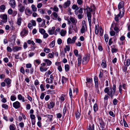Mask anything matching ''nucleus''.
<instances>
[{
	"label": "nucleus",
	"mask_w": 130,
	"mask_h": 130,
	"mask_svg": "<svg viewBox=\"0 0 130 130\" xmlns=\"http://www.w3.org/2000/svg\"><path fill=\"white\" fill-rule=\"evenodd\" d=\"M94 80L95 84V86H99L98 81V78L97 76H95L94 77Z\"/></svg>",
	"instance_id": "nucleus-20"
},
{
	"label": "nucleus",
	"mask_w": 130,
	"mask_h": 130,
	"mask_svg": "<svg viewBox=\"0 0 130 130\" xmlns=\"http://www.w3.org/2000/svg\"><path fill=\"white\" fill-rule=\"evenodd\" d=\"M103 30L102 28H100V35L101 36H102L103 35Z\"/></svg>",
	"instance_id": "nucleus-48"
},
{
	"label": "nucleus",
	"mask_w": 130,
	"mask_h": 130,
	"mask_svg": "<svg viewBox=\"0 0 130 130\" xmlns=\"http://www.w3.org/2000/svg\"><path fill=\"white\" fill-rule=\"evenodd\" d=\"M94 111H96L98 110L97 105L96 104H95L93 106Z\"/></svg>",
	"instance_id": "nucleus-52"
},
{
	"label": "nucleus",
	"mask_w": 130,
	"mask_h": 130,
	"mask_svg": "<svg viewBox=\"0 0 130 130\" xmlns=\"http://www.w3.org/2000/svg\"><path fill=\"white\" fill-rule=\"evenodd\" d=\"M0 18L2 19V21L3 22L6 23L7 21V16L6 14H3L0 15Z\"/></svg>",
	"instance_id": "nucleus-4"
},
{
	"label": "nucleus",
	"mask_w": 130,
	"mask_h": 130,
	"mask_svg": "<svg viewBox=\"0 0 130 130\" xmlns=\"http://www.w3.org/2000/svg\"><path fill=\"white\" fill-rule=\"evenodd\" d=\"M18 7H19L18 10L21 12L23 13L24 12V10H25V6L22 5V4L21 3H20L19 4Z\"/></svg>",
	"instance_id": "nucleus-5"
},
{
	"label": "nucleus",
	"mask_w": 130,
	"mask_h": 130,
	"mask_svg": "<svg viewBox=\"0 0 130 130\" xmlns=\"http://www.w3.org/2000/svg\"><path fill=\"white\" fill-rule=\"evenodd\" d=\"M14 124L11 125L9 126V128L10 130H15V129L14 126L13 125Z\"/></svg>",
	"instance_id": "nucleus-57"
},
{
	"label": "nucleus",
	"mask_w": 130,
	"mask_h": 130,
	"mask_svg": "<svg viewBox=\"0 0 130 130\" xmlns=\"http://www.w3.org/2000/svg\"><path fill=\"white\" fill-rule=\"evenodd\" d=\"M28 30L26 28H24L21 32L20 34L22 36H26L28 33Z\"/></svg>",
	"instance_id": "nucleus-8"
},
{
	"label": "nucleus",
	"mask_w": 130,
	"mask_h": 130,
	"mask_svg": "<svg viewBox=\"0 0 130 130\" xmlns=\"http://www.w3.org/2000/svg\"><path fill=\"white\" fill-rule=\"evenodd\" d=\"M89 60V58L88 57H85L83 58V60H82V63H84V62L85 61L87 62Z\"/></svg>",
	"instance_id": "nucleus-31"
},
{
	"label": "nucleus",
	"mask_w": 130,
	"mask_h": 130,
	"mask_svg": "<svg viewBox=\"0 0 130 130\" xmlns=\"http://www.w3.org/2000/svg\"><path fill=\"white\" fill-rule=\"evenodd\" d=\"M63 114H68V111L66 107V106L64 107L63 108Z\"/></svg>",
	"instance_id": "nucleus-35"
},
{
	"label": "nucleus",
	"mask_w": 130,
	"mask_h": 130,
	"mask_svg": "<svg viewBox=\"0 0 130 130\" xmlns=\"http://www.w3.org/2000/svg\"><path fill=\"white\" fill-rule=\"evenodd\" d=\"M88 17V20L89 23V25L90 26V27L91 26V15H90L88 14V15H87Z\"/></svg>",
	"instance_id": "nucleus-27"
},
{
	"label": "nucleus",
	"mask_w": 130,
	"mask_h": 130,
	"mask_svg": "<svg viewBox=\"0 0 130 130\" xmlns=\"http://www.w3.org/2000/svg\"><path fill=\"white\" fill-rule=\"evenodd\" d=\"M64 68L65 71L66 72H68V71L70 69L69 66L68 64H66L65 65Z\"/></svg>",
	"instance_id": "nucleus-36"
},
{
	"label": "nucleus",
	"mask_w": 130,
	"mask_h": 130,
	"mask_svg": "<svg viewBox=\"0 0 130 130\" xmlns=\"http://www.w3.org/2000/svg\"><path fill=\"white\" fill-rule=\"evenodd\" d=\"M118 101L116 99H115L113 101V103L114 105H116L117 104Z\"/></svg>",
	"instance_id": "nucleus-54"
},
{
	"label": "nucleus",
	"mask_w": 130,
	"mask_h": 130,
	"mask_svg": "<svg viewBox=\"0 0 130 130\" xmlns=\"http://www.w3.org/2000/svg\"><path fill=\"white\" fill-rule=\"evenodd\" d=\"M38 11L40 13L42 14H43L45 13V10L44 9H38Z\"/></svg>",
	"instance_id": "nucleus-44"
},
{
	"label": "nucleus",
	"mask_w": 130,
	"mask_h": 130,
	"mask_svg": "<svg viewBox=\"0 0 130 130\" xmlns=\"http://www.w3.org/2000/svg\"><path fill=\"white\" fill-rule=\"evenodd\" d=\"M116 85L115 84L113 85V87H106L104 89V91L105 93L107 94L111 98H113V96L115 95L117 96V94H116Z\"/></svg>",
	"instance_id": "nucleus-1"
},
{
	"label": "nucleus",
	"mask_w": 130,
	"mask_h": 130,
	"mask_svg": "<svg viewBox=\"0 0 130 130\" xmlns=\"http://www.w3.org/2000/svg\"><path fill=\"white\" fill-rule=\"evenodd\" d=\"M69 93L70 97L71 98L72 97V90L71 88L69 89Z\"/></svg>",
	"instance_id": "nucleus-55"
},
{
	"label": "nucleus",
	"mask_w": 130,
	"mask_h": 130,
	"mask_svg": "<svg viewBox=\"0 0 130 130\" xmlns=\"http://www.w3.org/2000/svg\"><path fill=\"white\" fill-rule=\"evenodd\" d=\"M101 65L104 68H105L107 66V65L106 61L104 60H102V63L101 64Z\"/></svg>",
	"instance_id": "nucleus-22"
},
{
	"label": "nucleus",
	"mask_w": 130,
	"mask_h": 130,
	"mask_svg": "<svg viewBox=\"0 0 130 130\" xmlns=\"http://www.w3.org/2000/svg\"><path fill=\"white\" fill-rule=\"evenodd\" d=\"M86 28V27H85L84 26H82V27L81 29L80 32L82 34L84 33L85 31V28Z\"/></svg>",
	"instance_id": "nucleus-33"
},
{
	"label": "nucleus",
	"mask_w": 130,
	"mask_h": 130,
	"mask_svg": "<svg viewBox=\"0 0 130 130\" xmlns=\"http://www.w3.org/2000/svg\"><path fill=\"white\" fill-rule=\"evenodd\" d=\"M104 70L102 69H101L100 70V74L99 76V77L101 78L103 76V72Z\"/></svg>",
	"instance_id": "nucleus-23"
},
{
	"label": "nucleus",
	"mask_w": 130,
	"mask_h": 130,
	"mask_svg": "<svg viewBox=\"0 0 130 130\" xmlns=\"http://www.w3.org/2000/svg\"><path fill=\"white\" fill-rule=\"evenodd\" d=\"M67 33L66 30L62 29L60 32L61 35L62 37L64 36Z\"/></svg>",
	"instance_id": "nucleus-24"
},
{
	"label": "nucleus",
	"mask_w": 130,
	"mask_h": 130,
	"mask_svg": "<svg viewBox=\"0 0 130 130\" xmlns=\"http://www.w3.org/2000/svg\"><path fill=\"white\" fill-rule=\"evenodd\" d=\"M123 121L124 126L126 127H128V125L124 118L123 119Z\"/></svg>",
	"instance_id": "nucleus-61"
},
{
	"label": "nucleus",
	"mask_w": 130,
	"mask_h": 130,
	"mask_svg": "<svg viewBox=\"0 0 130 130\" xmlns=\"http://www.w3.org/2000/svg\"><path fill=\"white\" fill-rule=\"evenodd\" d=\"M13 106L15 108L18 109L21 106V104L19 102L16 101L13 103Z\"/></svg>",
	"instance_id": "nucleus-7"
},
{
	"label": "nucleus",
	"mask_w": 130,
	"mask_h": 130,
	"mask_svg": "<svg viewBox=\"0 0 130 130\" xmlns=\"http://www.w3.org/2000/svg\"><path fill=\"white\" fill-rule=\"evenodd\" d=\"M67 80V78L64 76H62V83L63 84Z\"/></svg>",
	"instance_id": "nucleus-34"
},
{
	"label": "nucleus",
	"mask_w": 130,
	"mask_h": 130,
	"mask_svg": "<svg viewBox=\"0 0 130 130\" xmlns=\"http://www.w3.org/2000/svg\"><path fill=\"white\" fill-rule=\"evenodd\" d=\"M22 49V47L20 46H15L13 47L12 50L14 52H16Z\"/></svg>",
	"instance_id": "nucleus-15"
},
{
	"label": "nucleus",
	"mask_w": 130,
	"mask_h": 130,
	"mask_svg": "<svg viewBox=\"0 0 130 130\" xmlns=\"http://www.w3.org/2000/svg\"><path fill=\"white\" fill-rule=\"evenodd\" d=\"M55 54L54 52H52V53H49L48 55V57L52 58L54 57V56Z\"/></svg>",
	"instance_id": "nucleus-40"
},
{
	"label": "nucleus",
	"mask_w": 130,
	"mask_h": 130,
	"mask_svg": "<svg viewBox=\"0 0 130 130\" xmlns=\"http://www.w3.org/2000/svg\"><path fill=\"white\" fill-rule=\"evenodd\" d=\"M7 51L9 52H11L12 51V48L9 46H8L7 48Z\"/></svg>",
	"instance_id": "nucleus-63"
},
{
	"label": "nucleus",
	"mask_w": 130,
	"mask_h": 130,
	"mask_svg": "<svg viewBox=\"0 0 130 130\" xmlns=\"http://www.w3.org/2000/svg\"><path fill=\"white\" fill-rule=\"evenodd\" d=\"M17 98L15 95H11L10 97V100L12 101H13L16 99Z\"/></svg>",
	"instance_id": "nucleus-32"
},
{
	"label": "nucleus",
	"mask_w": 130,
	"mask_h": 130,
	"mask_svg": "<svg viewBox=\"0 0 130 130\" xmlns=\"http://www.w3.org/2000/svg\"><path fill=\"white\" fill-rule=\"evenodd\" d=\"M55 41L53 40L52 41L50 44V45L52 47H53L55 45Z\"/></svg>",
	"instance_id": "nucleus-59"
},
{
	"label": "nucleus",
	"mask_w": 130,
	"mask_h": 130,
	"mask_svg": "<svg viewBox=\"0 0 130 130\" xmlns=\"http://www.w3.org/2000/svg\"><path fill=\"white\" fill-rule=\"evenodd\" d=\"M20 71L23 74L25 73V70L23 67H22L21 68L20 70Z\"/></svg>",
	"instance_id": "nucleus-49"
},
{
	"label": "nucleus",
	"mask_w": 130,
	"mask_h": 130,
	"mask_svg": "<svg viewBox=\"0 0 130 130\" xmlns=\"http://www.w3.org/2000/svg\"><path fill=\"white\" fill-rule=\"evenodd\" d=\"M5 83L6 84L7 86L8 87L11 86V80L9 78H6L4 80Z\"/></svg>",
	"instance_id": "nucleus-6"
},
{
	"label": "nucleus",
	"mask_w": 130,
	"mask_h": 130,
	"mask_svg": "<svg viewBox=\"0 0 130 130\" xmlns=\"http://www.w3.org/2000/svg\"><path fill=\"white\" fill-rule=\"evenodd\" d=\"M105 40L106 42H107L108 40V37L107 34H105L104 35Z\"/></svg>",
	"instance_id": "nucleus-43"
},
{
	"label": "nucleus",
	"mask_w": 130,
	"mask_h": 130,
	"mask_svg": "<svg viewBox=\"0 0 130 130\" xmlns=\"http://www.w3.org/2000/svg\"><path fill=\"white\" fill-rule=\"evenodd\" d=\"M39 31L41 34L43 35L45 32V31L44 29L42 28H40L39 29Z\"/></svg>",
	"instance_id": "nucleus-37"
},
{
	"label": "nucleus",
	"mask_w": 130,
	"mask_h": 130,
	"mask_svg": "<svg viewBox=\"0 0 130 130\" xmlns=\"http://www.w3.org/2000/svg\"><path fill=\"white\" fill-rule=\"evenodd\" d=\"M98 120L100 125V127L101 128V130H105V124L102 118H99Z\"/></svg>",
	"instance_id": "nucleus-3"
},
{
	"label": "nucleus",
	"mask_w": 130,
	"mask_h": 130,
	"mask_svg": "<svg viewBox=\"0 0 130 130\" xmlns=\"http://www.w3.org/2000/svg\"><path fill=\"white\" fill-rule=\"evenodd\" d=\"M62 40L60 38H59L57 40V42L58 44L60 45L62 43Z\"/></svg>",
	"instance_id": "nucleus-60"
},
{
	"label": "nucleus",
	"mask_w": 130,
	"mask_h": 130,
	"mask_svg": "<svg viewBox=\"0 0 130 130\" xmlns=\"http://www.w3.org/2000/svg\"><path fill=\"white\" fill-rule=\"evenodd\" d=\"M87 10V15L89 14L90 15H91V12H92V9L88 6H87V8L85 9Z\"/></svg>",
	"instance_id": "nucleus-11"
},
{
	"label": "nucleus",
	"mask_w": 130,
	"mask_h": 130,
	"mask_svg": "<svg viewBox=\"0 0 130 130\" xmlns=\"http://www.w3.org/2000/svg\"><path fill=\"white\" fill-rule=\"evenodd\" d=\"M71 4V2L70 0H68L67 2H65L63 5V7L64 8H66L69 7Z\"/></svg>",
	"instance_id": "nucleus-10"
},
{
	"label": "nucleus",
	"mask_w": 130,
	"mask_h": 130,
	"mask_svg": "<svg viewBox=\"0 0 130 130\" xmlns=\"http://www.w3.org/2000/svg\"><path fill=\"white\" fill-rule=\"evenodd\" d=\"M66 47L64 48V50L65 51H69L70 50V47L69 45H66Z\"/></svg>",
	"instance_id": "nucleus-50"
},
{
	"label": "nucleus",
	"mask_w": 130,
	"mask_h": 130,
	"mask_svg": "<svg viewBox=\"0 0 130 130\" xmlns=\"http://www.w3.org/2000/svg\"><path fill=\"white\" fill-rule=\"evenodd\" d=\"M70 20L73 25H76L77 22V20L76 19L74 18L71 17L70 18Z\"/></svg>",
	"instance_id": "nucleus-9"
},
{
	"label": "nucleus",
	"mask_w": 130,
	"mask_h": 130,
	"mask_svg": "<svg viewBox=\"0 0 130 130\" xmlns=\"http://www.w3.org/2000/svg\"><path fill=\"white\" fill-rule=\"evenodd\" d=\"M52 15H53L54 17L56 18L58 16L56 12H53Z\"/></svg>",
	"instance_id": "nucleus-64"
},
{
	"label": "nucleus",
	"mask_w": 130,
	"mask_h": 130,
	"mask_svg": "<svg viewBox=\"0 0 130 130\" xmlns=\"http://www.w3.org/2000/svg\"><path fill=\"white\" fill-rule=\"evenodd\" d=\"M43 50L44 52L47 53H48L50 52V49L46 47H44Z\"/></svg>",
	"instance_id": "nucleus-45"
},
{
	"label": "nucleus",
	"mask_w": 130,
	"mask_h": 130,
	"mask_svg": "<svg viewBox=\"0 0 130 130\" xmlns=\"http://www.w3.org/2000/svg\"><path fill=\"white\" fill-rule=\"evenodd\" d=\"M118 51V49L116 48H111V52L112 53H116Z\"/></svg>",
	"instance_id": "nucleus-38"
},
{
	"label": "nucleus",
	"mask_w": 130,
	"mask_h": 130,
	"mask_svg": "<svg viewBox=\"0 0 130 130\" xmlns=\"http://www.w3.org/2000/svg\"><path fill=\"white\" fill-rule=\"evenodd\" d=\"M5 6L4 5H1L0 7V9L2 11H3L5 9Z\"/></svg>",
	"instance_id": "nucleus-39"
},
{
	"label": "nucleus",
	"mask_w": 130,
	"mask_h": 130,
	"mask_svg": "<svg viewBox=\"0 0 130 130\" xmlns=\"http://www.w3.org/2000/svg\"><path fill=\"white\" fill-rule=\"evenodd\" d=\"M74 54L76 56H77L78 55V51L76 49L74 50Z\"/></svg>",
	"instance_id": "nucleus-51"
},
{
	"label": "nucleus",
	"mask_w": 130,
	"mask_h": 130,
	"mask_svg": "<svg viewBox=\"0 0 130 130\" xmlns=\"http://www.w3.org/2000/svg\"><path fill=\"white\" fill-rule=\"evenodd\" d=\"M25 13L26 15H28L29 14H31L32 12L30 9L26 8L25 10Z\"/></svg>",
	"instance_id": "nucleus-18"
},
{
	"label": "nucleus",
	"mask_w": 130,
	"mask_h": 130,
	"mask_svg": "<svg viewBox=\"0 0 130 130\" xmlns=\"http://www.w3.org/2000/svg\"><path fill=\"white\" fill-rule=\"evenodd\" d=\"M22 20V18H17V24L19 26H20L21 23V21Z\"/></svg>",
	"instance_id": "nucleus-26"
},
{
	"label": "nucleus",
	"mask_w": 130,
	"mask_h": 130,
	"mask_svg": "<svg viewBox=\"0 0 130 130\" xmlns=\"http://www.w3.org/2000/svg\"><path fill=\"white\" fill-rule=\"evenodd\" d=\"M55 104L53 102H51L48 105V108L50 109L54 107Z\"/></svg>",
	"instance_id": "nucleus-25"
},
{
	"label": "nucleus",
	"mask_w": 130,
	"mask_h": 130,
	"mask_svg": "<svg viewBox=\"0 0 130 130\" xmlns=\"http://www.w3.org/2000/svg\"><path fill=\"white\" fill-rule=\"evenodd\" d=\"M36 42L39 43H40L42 42V40L39 39H36Z\"/></svg>",
	"instance_id": "nucleus-62"
},
{
	"label": "nucleus",
	"mask_w": 130,
	"mask_h": 130,
	"mask_svg": "<svg viewBox=\"0 0 130 130\" xmlns=\"http://www.w3.org/2000/svg\"><path fill=\"white\" fill-rule=\"evenodd\" d=\"M44 61L46 63L47 65L48 66H50L52 64V62L48 59H44Z\"/></svg>",
	"instance_id": "nucleus-19"
},
{
	"label": "nucleus",
	"mask_w": 130,
	"mask_h": 130,
	"mask_svg": "<svg viewBox=\"0 0 130 130\" xmlns=\"http://www.w3.org/2000/svg\"><path fill=\"white\" fill-rule=\"evenodd\" d=\"M45 116L46 117H47L49 119V120L50 121H52L53 117V115L50 114H47Z\"/></svg>",
	"instance_id": "nucleus-29"
},
{
	"label": "nucleus",
	"mask_w": 130,
	"mask_h": 130,
	"mask_svg": "<svg viewBox=\"0 0 130 130\" xmlns=\"http://www.w3.org/2000/svg\"><path fill=\"white\" fill-rule=\"evenodd\" d=\"M53 10L55 12H58V11L59 9L58 7L55 6L53 8Z\"/></svg>",
	"instance_id": "nucleus-58"
},
{
	"label": "nucleus",
	"mask_w": 130,
	"mask_h": 130,
	"mask_svg": "<svg viewBox=\"0 0 130 130\" xmlns=\"http://www.w3.org/2000/svg\"><path fill=\"white\" fill-rule=\"evenodd\" d=\"M82 55L80 54H79L78 55V57L77 59V60L78 64L79 66L82 63Z\"/></svg>",
	"instance_id": "nucleus-14"
},
{
	"label": "nucleus",
	"mask_w": 130,
	"mask_h": 130,
	"mask_svg": "<svg viewBox=\"0 0 130 130\" xmlns=\"http://www.w3.org/2000/svg\"><path fill=\"white\" fill-rule=\"evenodd\" d=\"M74 12L75 14L76 15L78 14H82L83 13V9L82 8H80L78 10H75Z\"/></svg>",
	"instance_id": "nucleus-13"
},
{
	"label": "nucleus",
	"mask_w": 130,
	"mask_h": 130,
	"mask_svg": "<svg viewBox=\"0 0 130 130\" xmlns=\"http://www.w3.org/2000/svg\"><path fill=\"white\" fill-rule=\"evenodd\" d=\"M124 3L123 2H121L119 3L118 6V8L119 11L122 8V12L123 14L125 12L124 8Z\"/></svg>",
	"instance_id": "nucleus-2"
},
{
	"label": "nucleus",
	"mask_w": 130,
	"mask_h": 130,
	"mask_svg": "<svg viewBox=\"0 0 130 130\" xmlns=\"http://www.w3.org/2000/svg\"><path fill=\"white\" fill-rule=\"evenodd\" d=\"M55 29V27H52V29L49 30L48 31V32L50 35H52L54 34V31Z\"/></svg>",
	"instance_id": "nucleus-16"
},
{
	"label": "nucleus",
	"mask_w": 130,
	"mask_h": 130,
	"mask_svg": "<svg viewBox=\"0 0 130 130\" xmlns=\"http://www.w3.org/2000/svg\"><path fill=\"white\" fill-rule=\"evenodd\" d=\"M9 4L13 8L15 7L16 3L15 0H10L9 2Z\"/></svg>",
	"instance_id": "nucleus-12"
},
{
	"label": "nucleus",
	"mask_w": 130,
	"mask_h": 130,
	"mask_svg": "<svg viewBox=\"0 0 130 130\" xmlns=\"http://www.w3.org/2000/svg\"><path fill=\"white\" fill-rule=\"evenodd\" d=\"M114 30L116 32L118 33L120 31V29L119 28L117 27L116 26H115L113 28Z\"/></svg>",
	"instance_id": "nucleus-47"
},
{
	"label": "nucleus",
	"mask_w": 130,
	"mask_h": 130,
	"mask_svg": "<svg viewBox=\"0 0 130 130\" xmlns=\"http://www.w3.org/2000/svg\"><path fill=\"white\" fill-rule=\"evenodd\" d=\"M88 130H94V125H92V127H91V125L89 126L88 129Z\"/></svg>",
	"instance_id": "nucleus-46"
},
{
	"label": "nucleus",
	"mask_w": 130,
	"mask_h": 130,
	"mask_svg": "<svg viewBox=\"0 0 130 130\" xmlns=\"http://www.w3.org/2000/svg\"><path fill=\"white\" fill-rule=\"evenodd\" d=\"M32 9L35 12L37 11V8L34 5H32L31 6Z\"/></svg>",
	"instance_id": "nucleus-42"
},
{
	"label": "nucleus",
	"mask_w": 130,
	"mask_h": 130,
	"mask_svg": "<svg viewBox=\"0 0 130 130\" xmlns=\"http://www.w3.org/2000/svg\"><path fill=\"white\" fill-rule=\"evenodd\" d=\"M124 65L127 67H128L130 64V59H127L126 61V64H125V63H124Z\"/></svg>",
	"instance_id": "nucleus-30"
},
{
	"label": "nucleus",
	"mask_w": 130,
	"mask_h": 130,
	"mask_svg": "<svg viewBox=\"0 0 130 130\" xmlns=\"http://www.w3.org/2000/svg\"><path fill=\"white\" fill-rule=\"evenodd\" d=\"M72 8L75 10H78L79 9V7L77 6V5L75 4H73L72 7Z\"/></svg>",
	"instance_id": "nucleus-28"
},
{
	"label": "nucleus",
	"mask_w": 130,
	"mask_h": 130,
	"mask_svg": "<svg viewBox=\"0 0 130 130\" xmlns=\"http://www.w3.org/2000/svg\"><path fill=\"white\" fill-rule=\"evenodd\" d=\"M67 43L68 44L72 43V40L70 38H68V39L67 40Z\"/></svg>",
	"instance_id": "nucleus-53"
},
{
	"label": "nucleus",
	"mask_w": 130,
	"mask_h": 130,
	"mask_svg": "<svg viewBox=\"0 0 130 130\" xmlns=\"http://www.w3.org/2000/svg\"><path fill=\"white\" fill-rule=\"evenodd\" d=\"M2 106L3 108L6 109H7L8 108V105L6 104H3L2 105Z\"/></svg>",
	"instance_id": "nucleus-56"
},
{
	"label": "nucleus",
	"mask_w": 130,
	"mask_h": 130,
	"mask_svg": "<svg viewBox=\"0 0 130 130\" xmlns=\"http://www.w3.org/2000/svg\"><path fill=\"white\" fill-rule=\"evenodd\" d=\"M18 98L19 100H22L23 102H25V98L21 94H19L18 95Z\"/></svg>",
	"instance_id": "nucleus-17"
},
{
	"label": "nucleus",
	"mask_w": 130,
	"mask_h": 130,
	"mask_svg": "<svg viewBox=\"0 0 130 130\" xmlns=\"http://www.w3.org/2000/svg\"><path fill=\"white\" fill-rule=\"evenodd\" d=\"M53 74H51L50 75V78H49V81L48 82H47V83L49 84L52 83H53Z\"/></svg>",
	"instance_id": "nucleus-21"
},
{
	"label": "nucleus",
	"mask_w": 130,
	"mask_h": 130,
	"mask_svg": "<svg viewBox=\"0 0 130 130\" xmlns=\"http://www.w3.org/2000/svg\"><path fill=\"white\" fill-rule=\"evenodd\" d=\"M86 80L88 83H92V78H87L86 79Z\"/></svg>",
	"instance_id": "nucleus-41"
}]
</instances>
